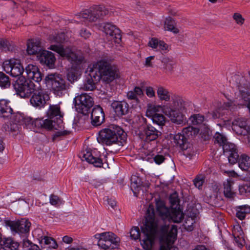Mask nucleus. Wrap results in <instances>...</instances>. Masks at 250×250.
I'll return each mask as SVG.
<instances>
[{"instance_id":"obj_40","label":"nucleus","mask_w":250,"mask_h":250,"mask_svg":"<svg viewBox=\"0 0 250 250\" xmlns=\"http://www.w3.org/2000/svg\"><path fill=\"white\" fill-rule=\"evenodd\" d=\"M232 183L227 180L224 183V194L226 197L228 198H233L235 195V192L232 187Z\"/></svg>"},{"instance_id":"obj_53","label":"nucleus","mask_w":250,"mask_h":250,"mask_svg":"<svg viewBox=\"0 0 250 250\" xmlns=\"http://www.w3.org/2000/svg\"><path fill=\"white\" fill-rule=\"evenodd\" d=\"M232 129L236 134L241 135H248L250 134V130L246 128H242L237 125H232Z\"/></svg>"},{"instance_id":"obj_18","label":"nucleus","mask_w":250,"mask_h":250,"mask_svg":"<svg viewBox=\"0 0 250 250\" xmlns=\"http://www.w3.org/2000/svg\"><path fill=\"white\" fill-rule=\"evenodd\" d=\"M110 106L118 117H122L128 113L129 105L124 101H113L111 103Z\"/></svg>"},{"instance_id":"obj_42","label":"nucleus","mask_w":250,"mask_h":250,"mask_svg":"<svg viewBox=\"0 0 250 250\" xmlns=\"http://www.w3.org/2000/svg\"><path fill=\"white\" fill-rule=\"evenodd\" d=\"M14 48L13 42L6 39L0 40V48L5 51H12Z\"/></svg>"},{"instance_id":"obj_14","label":"nucleus","mask_w":250,"mask_h":250,"mask_svg":"<svg viewBox=\"0 0 250 250\" xmlns=\"http://www.w3.org/2000/svg\"><path fill=\"white\" fill-rule=\"evenodd\" d=\"M101 29L108 36V40L119 43L121 41V32L115 25L109 22L103 23L100 25Z\"/></svg>"},{"instance_id":"obj_7","label":"nucleus","mask_w":250,"mask_h":250,"mask_svg":"<svg viewBox=\"0 0 250 250\" xmlns=\"http://www.w3.org/2000/svg\"><path fill=\"white\" fill-rule=\"evenodd\" d=\"M108 13V10L103 5H94L89 9H86L77 15L78 18L83 19V21H95L103 18Z\"/></svg>"},{"instance_id":"obj_3","label":"nucleus","mask_w":250,"mask_h":250,"mask_svg":"<svg viewBox=\"0 0 250 250\" xmlns=\"http://www.w3.org/2000/svg\"><path fill=\"white\" fill-rule=\"evenodd\" d=\"M48 39L51 43L58 44H52L49 47L51 50L58 53L62 57L66 58L73 64L79 65L85 62L83 53L79 51H75L69 47H64L61 45L65 40V34L63 32L54 35H50Z\"/></svg>"},{"instance_id":"obj_44","label":"nucleus","mask_w":250,"mask_h":250,"mask_svg":"<svg viewBox=\"0 0 250 250\" xmlns=\"http://www.w3.org/2000/svg\"><path fill=\"white\" fill-rule=\"evenodd\" d=\"M214 144H217L219 146H223L225 143L227 142L226 137L222 133L216 132L213 136Z\"/></svg>"},{"instance_id":"obj_38","label":"nucleus","mask_w":250,"mask_h":250,"mask_svg":"<svg viewBox=\"0 0 250 250\" xmlns=\"http://www.w3.org/2000/svg\"><path fill=\"white\" fill-rule=\"evenodd\" d=\"M236 211V217L242 220L245 219L247 214L250 213V206L247 205L239 206L237 208Z\"/></svg>"},{"instance_id":"obj_25","label":"nucleus","mask_w":250,"mask_h":250,"mask_svg":"<svg viewBox=\"0 0 250 250\" xmlns=\"http://www.w3.org/2000/svg\"><path fill=\"white\" fill-rule=\"evenodd\" d=\"M13 112L10 101L5 99H0V117L8 119Z\"/></svg>"},{"instance_id":"obj_54","label":"nucleus","mask_w":250,"mask_h":250,"mask_svg":"<svg viewBox=\"0 0 250 250\" xmlns=\"http://www.w3.org/2000/svg\"><path fill=\"white\" fill-rule=\"evenodd\" d=\"M67 78L71 83H74L78 79V73L75 69L71 68L70 69L67 74Z\"/></svg>"},{"instance_id":"obj_21","label":"nucleus","mask_w":250,"mask_h":250,"mask_svg":"<svg viewBox=\"0 0 250 250\" xmlns=\"http://www.w3.org/2000/svg\"><path fill=\"white\" fill-rule=\"evenodd\" d=\"M162 109L161 106H153L147 110V114L150 112V116L153 122L159 125H163L165 124L166 118L165 116L161 114L157 113V112Z\"/></svg>"},{"instance_id":"obj_28","label":"nucleus","mask_w":250,"mask_h":250,"mask_svg":"<svg viewBox=\"0 0 250 250\" xmlns=\"http://www.w3.org/2000/svg\"><path fill=\"white\" fill-rule=\"evenodd\" d=\"M47 117L53 120L57 121L59 119L62 120L63 114L60 110V107L59 105H50L47 112Z\"/></svg>"},{"instance_id":"obj_30","label":"nucleus","mask_w":250,"mask_h":250,"mask_svg":"<svg viewBox=\"0 0 250 250\" xmlns=\"http://www.w3.org/2000/svg\"><path fill=\"white\" fill-rule=\"evenodd\" d=\"M163 68L166 73H172L176 64L175 61L172 58L164 57L161 59Z\"/></svg>"},{"instance_id":"obj_45","label":"nucleus","mask_w":250,"mask_h":250,"mask_svg":"<svg viewBox=\"0 0 250 250\" xmlns=\"http://www.w3.org/2000/svg\"><path fill=\"white\" fill-rule=\"evenodd\" d=\"M169 200L171 209L180 208L179 205L180 199L176 192H174L170 195Z\"/></svg>"},{"instance_id":"obj_20","label":"nucleus","mask_w":250,"mask_h":250,"mask_svg":"<svg viewBox=\"0 0 250 250\" xmlns=\"http://www.w3.org/2000/svg\"><path fill=\"white\" fill-rule=\"evenodd\" d=\"M37 57L41 64L46 65L49 68L54 66L56 58L51 52L42 50Z\"/></svg>"},{"instance_id":"obj_37","label":"nucleus","mask_w":250,"mask_h":250,"mask_svg":"<svg viewBox=\"0 0 250 250\" xmlns=\"http://www.w3.org/2000/svg\"><path fill=\"white\" fill-rule=\"evenodd\" d=\"M44 248L49 249H56L58 245L56 240L52 237L46 236L43 240L40 243Z\"/></svg>"},{"instance_id":"obj_32","label":"nucleus","mask_w":250,"mask_h":250,"mask_svg":"<svg viewBox=\"0 0 250 250\" xmlns=\"http://www.w3.org/2000/svg\"><path fill=\"white\" fill-rule=\"evenodd\" d=\"M130 181L131 190L133 192L134 195L137 197L140 190L142 189L141 179L139 177L133 175L131 176Z\"/></svg>"},{"instance_id":"obj_8","label":"nucleus","mask_w":250,"mask_h":250,"mask_svg":"<svg viewBox=\"0 0 250 250\" xmlns=\"http://www.w3.org/2000/svg\"><path fill=\"white\" fill-rule=\"evenodd\" d=\"M13 86L17 94L21 98L29 97L37 89L36 85L32 81L27 80L23 77H19L13 83Z\"/></svg>"},{"instance_id":"obj_16","label":"nucleus","mask_w":250,"mask_h":250,"mask_svg":"<svg viewBox=\"0 0 250 250\" xmlns=\"http://www.w3.org/2000/svg\"><path fill=\"white\" fill-rule=\"evenodd\" d=\"M222 147L224 154L228 156L229 163L231 164L237 163L239 155L236 146L227 141Z\"/></svg>"},{"instance_id":"obj_48","label":"nucleus","mask_w":250,"mask_h":250,"mask_svg":"<svg viewBox=\"0 0 250 250\" xmlns=\"http://www.w3.org/2000/svg\"><path fill=\"white\" fill-rule=\"evenodd\" d=\"M6 126L7 128L5 129L7 131L13 133L15 134H17L21 128V125H20V124L14 123L11 120H10L9 124L6 125Z\"/></svg>"},{"instance_id":"obj_17","label":"nucleus","mask_w":250,"mask_h":250,"mask_svg":"<svg viewBox=\"0 0 250 250\" xmlns=\"http://www.w3.org/2000/svg\"><path fill=\"white\" fill-rule=\"evenodd\" d=\"M177 234V227L175 225H172L166 237V245H162L160 250H179L177 247L171 246L176 240Z\"/></svg>"},{"instance_id":"obj_55","label":"nucleus","mask_w":250,"mask_h":250,"mask_svg":"<svg viewBox=\"0 0 250 250\" xmlns=\"http://www.w3.org/2000/svg\"><path fill=\"white\" fill-rule=\"evenodd\" d=\"M130 237L133 240H137L140 238V232L138 227H133L130 230Z\"/></svg>"},{"instance_id":"obj_60","label":"nucleus","mask_w":250,"mask_h":250,"mask_svg":"<svg viewBox=\"0 0 250 250\" xmlns=\"http://www.w3.org/2000/svg\"><path fill=\"white\" fill-rule=\"evenodd\" d=\"M50 203L53 206H56L62 203V200L57 195L51 194L50 196Z\"/></svg>"},{"instance_id":"obj_6","label":"nucleus","mask_w":250,"mask_h":250,"mask_svg":"<svg viewBox=\"0 0 250 250\" xmlns=\"http://www.w3.org/2000/svg\"><path fill=\"white\" fill-rule=\"evenodd\" d=\"M45 82L51 86L53 93L60 97L66 94L70 87L69 83L62 75L57 73L48 74L45 77Z\"/></svg>"},{"instance_id":"obj_26","label":"nucleus","mask_w":250,"mask_h":250,"mask_svg":"<svg viewBox=\"0 0 250 250\" xmlns=\"http://www.w3.org/2000/svg\"><path fill=\"white\" fill-rule=\"evenodd\" d=\"M0 233V246L1 250H17L19 246V243L11 238H2Z\"/></svg>"},{"instance_id":"obj_27","label":"nucleus","mask_w":250,"mask_h":250,"mask_svg":"<svg viewBox=\"0 0 250 250\" xmlns=\"http://www.w3.org/2000/svg\"><path fill=\"white\" fill-rule=\"evenodd\" d=\"M27 45V52L29 55L38 54L39 55L42 50L41 42L37 40H29Z\"/></svg>"},{"instance_id":"obj_31","label":"nucleus","mask_w":250,"mask_h":250,"mask_svg":"<svg viewBox=\"0 0 250 250\" xmlns=\"http://www.w3.org/2000/svg\"><path fill=\"white\" fill-rule=\"evenodd\" d=\"M120 238H116L113 241L98 240V245L99 247L105 250H113L117 248L119 246Z\"/></svg>"},{"instance_id":"obj_1","label":"nucleus","mask_w":250,"mask_h":250,"mask_svg":"<svg viewBox=\"0 0 250 250\" xmlns=\"http://www.w3.org/2000/svg\"><path fill=\"white\" fill-rule=\"evenodd\" d=\"M156 212L153 208L149 206L147 210L146 223L141 227L145 238L143 241L145 244L151 243V239L157 232L158 227L161 226V222L166 220L178 223L184 218V213L180 208L171 209L166 207L165 202L161 200L156 201Z\"/></svg>"},{"instance_id":"obj_23","label":"nucleus","mask_w":250,"mask_h":250,"mask_svg":"<svg viewBox=\"0 0 250 250\" xmlns=\"http://www.w3.org/2000/svg\"><path fill=\"white\" fill-rule=\"evenodd\" d=\"M25 72L28 79L39 83L42 80V74L38 66L33 64H29L25 67Z\"/></svg>"},{"instance_id":"obj_59","label":"nucleus","mask_w":250,"mask_h":250,"mask_svg":"<svg viewBox=\"0 0 250 250\" xmlns=\"http://www.w3.org/2000/svg\"><path fill=\"white\" fill-rule=\"evenodd\" d=\"M34 235H35L38 239L40 243L43 240L44 237L46 236L42 230L40 229H36L34 232Z\"/></svg>"},{"instance_id":"obj_35","label":"nucleus","mask_w":250,"mask_h":250,"mask_svg":"<svg viewBox=\"0 0 250 250\" xmlns=\"http://www.w3.org/2000/svg\"><path fill=\"white\" fill-rule=\"evenodd\" d=\"M157 94L161 101L169 102L171 98L170 92L163 86H159L157 90Z\"/></svg>"},{"instance_id":"obj_46","label":"nucleus","mask_w":250,"mask_h":250,"mask_svg":"<svg viewBox=\"0 0 250 250\" xmlns=\"http://www.w3.org/2000/svg\"><path fill=\"white\" fill-rule=\"evenodd\" d=\"M25 115L23 113L19 112L16 113L13 112L10 117L12 122L20 124L21 126L25 118Z\"/></svg>"},{"instance_id":"obj_52","label":"nucleus","mask_w":250,"mask_h":250,"mask_svg":"<svg viewBox=\"0 0 250 250\" xmlns=\"http://www.w3.org/2000/svg\"><path fill=\"white\" fill-rule=\"evenodd\" d=\"M35 119L33 120L30 117L25 115V118L23 121V124L21 125H23L28 128L33 129L36 127L35 126Z\"/></svg>"},{"instance_id":"obj_61","label":"nucleus","mask_w":250,"mask_h":250,"mask_svg":"<svg viewBox=\"0 0 250 250\" xmlns=\"http://www.w3.org/2000/svg\"><path fill=\"white\" fill-rule=\"evenodd\" d=\"M232 235L233 237L243 236L244 233L241 227L238 225L235 226L232 230Z\"/></svg>"},{"instance_id":"obj_51","label":"nucleus","mask_w":250,"mask_h":250,"mask_svg":"<svg viewBox=\"0 0 250 250\" xmlns=\"http://www.w3.org/2000/svg\"><path fill=\"white\" fill-rule=\"evenodd\" d=\"M195 223V220L194 217H188L186 218L184 224L185 229L188 231H192L194 229Z\"/></svg>"},{"instance_id":"obj_64","label":"nucleus","mask_w":250,"mask_h":250,"mask_svg":"<svg viewBox=\"0 0 250 250\" xmlns=\"http://www.w3.org/2000/svg\"><path fill=\"white\" fill-rule=\"evenodd\" d=\"M153 161L157 165H160L165 160V157L163 155L157 154L153 157Z\"/></svg>"},{"instance_id":"obj_39","label":"nucleus","mask_w":250,"mask_h":250,"mask_svg":"<svg viewBox=\"0 0 250 250\" xmlns=\"http://www.w3.org/2000/svg\"><path fill=\"white\" fill-rule=\"evenodd\" d=\"M95 238L98 240L113 241L116 240V238H119L115 234L111 232H104L101 233H98L95 235Z\"/></svg>"},{"instance_id":"obj_29","label":"nucleus","mask_w":250,"mask_h":250,"mask_svg":"<svg viewBox=\"0 0 250 250\" xmlns=\"http://www.w3.org/2000/svg\"><path fill=\"white\" fill-rule=\"evenodd\" d=\"M148 46L152 49L160 50L166 53L168 50V45L164 41L158 40L155 38H152L148 43Z\"/></svg>"},{"instance_id":"obj_22","label":"nucleus","mask_w":250,"mask_h":250,"mask_svg":"<svg viewBox=\"0 0 250 250\" xmlns=\"http://www.w3.org/2000/svg\"><path fill=\"white\" fill-rule=\"evenodd\" d=\"M95 152H92L90 149H86L82 153L83 158L89 164H93L95 167H101L103 166L102 160L99 157L94 155Z\"/></svg>"},{"instance_id":"obj_62","label":"nucleus","mask_w":250,"mask_h":250,"mask_svg":"<svg viewBox=\"0 0 250 250\" xmlns=\"http://www.w3.org/2000/svg\"><path fill=\"white\" fill-rule=\"evenodd\" d=\"M233 18L236 23L239 25H242L245 21V19L242 17V16L240 14L237 13L234 14Z\"/></svg>"},{"instance_id":"obj_19","label":"nucleus","mask_w":250,"mask_h":250,"mask_svg":"<svg viewBox=\"0 0 250 250\" xmlns=\"http://www.w3.org/2000/svg\"><path fill=\"white\" fill-rule=\"evenodd\" d=\"M91 124L95 126L100 125L104 121V113L99 105L95 106L91 113Z\"/></svg>"},{"instance_id":"obj_33","label":"nucleus","mask_w":250,"mask_h":250,"mask_svg":"<svg viewBox=\"0 0 250 250\" xmlns=\"http://www.w3.org/2000/svg\"><path fill=\"white\" fill-rule=\"evenodd\" d=\"M143 95V92L142 89L138 86H136L133 90L129 91L126 93V97L128 100H133L136 103H138L139 100L138 97H141Z\"/></svg>"},{"instance_id":"obj_34","label":"nucleus","mask_w":250,"mask_h":250,"mask_svg":"<svg viewBox=\"0 0 250 250\" xmlns=\"http://www.w3.org/2000/svg\"><path fill=\"white\" fill-rule=\"evenodd\" d=\"M187 138L182 133H178L173 137L174 142L182 149H186Z\"/></svg>"},{"instance_id":"obj_11","label":"nucleus","mask_w":250,"mask_h":250,"mask_svg":"<svg viewBox=\"0 0 250 250\" xmlns=\"http://www.w3.org/2000/svg\"><path fill=\"white\" fill-rule=\"evenodd\" d=\"M161 134V132L152 125L145 124L143 125L139 136L140 138L145 142H149L156 140Z\"/></svg>"},{"instance_id":"obj_63","label":"nucleus","mask_w":250,"mask_h":250,"mask_svg":"<svg viewBox=\"0 0 250 250\" xmlns=\"http://www.w3.org/2000/svg\"><path fill=\"white\" fill-rule=\"evenodd\" d=\"M234 243L238 247L241 248L245 244V239L243 236L233 237Z\"/></svg>"},{"instance_id":"obj_12","label":"nucleus","mask_w":250,"mask_h":250,"mask_svg":"<svg viewBox=\"0 0 250 250\" xmlns=\"http://www.w3.org/2000/svg\"><path fill=\"white\" fill-rule=\"evenodd\" d=\"M49 95L42 89H36L30 99V104L37 109L44 107L49 100Z\"/></svg>"},{"instance_id":"obj_13","label":"nucleus","mask_w":250,"mask_h":250,"mask_svg":"<svg viewBox=\"0 0 250 250\" xmlns=\"http://www.w3.org/2000/svg\"><path fill=\"white\" fill-rule=\"evenodd\" d=\"M4 70L13 77L20 76L24 69L18 60L5 61L3 63Z\"/></svg>"},{"instance_id":"obj_10","label":"nucleus","mask_w":250,"mask_h":250,"mask_svg":"<svg viewBox=\"0 0 250 250\" xmlns=\"http://www.w3.org/2000/svg\"><path fill=\"white\" fill-rule=\"evenodd\" d=\"M74 102L76 110L84 115L89 113L94 104L92 98L86 93H82L76 96L74 99Z\"/></svg>"},{"instance_id":"obj_57","label":"nucleus","mask_w":250,"mask_h":250,"mask_svg":"<svg viewBox=\"0 0 250 250\" xmlns=\"http://www.w3.org/2000/svg\"><path fill=\"white\" fill-rule=\"evenodd\" d=\"M240 194L248 196L250 194V186L247 184L240 186L239 188Z\"/></svg>"},{"instance_id":"obj_5","label":"nucleus","mask_w":250,"mask_h":250,"mask_svg":"<svg viewBox=\"0 0 250 250\" xmlns=\"http://www.w3.org/2000/svg\"><path fill=\"white\" fill-rule=\"evenodd\" d=\"M186 105L181 97L174 95L172 97V103L164 105V110L172 123L181 125L186 120L182 112L186 109Z\"/></svg>"},{"instance_id":"obj_15","label":"nucleus","mask_w":250,"mask_h":250,"mask_svg":"<svg viewBox=\"0 0 250 250\" xmlns=\"http://www.w3.org/2000/svg\"><path fill=\"white\" fill-rule=\"evenodd\" d=\"M35 125L36 128H45L47 130H58L63 127V121L59 119L57 121L48 118V119H36Z\"/></svg>"},{"instance_id":"obj_50","label":"nucleus","mask_w":250,"mask_h":250,"mask_svg":"<svg viewBox=\"0 0 250 250\" xmlns=\"http://www.w3.org/2000/svg\"><path fill=\"white\" fill-rule=\"evenodd\" d=\"M22 246L26 250H41L39 246L33 244L31 241L27 238H23L22 240Z\"/></svg>"},{"instance_id":"obj_9","label":"nucleus","mask_w":250,"mask_h":250,"mask_svg":"<svg viewBox=\"0 0 250 250\" xmlns=\"http://www.w3.org/2000/svg\"><path fill=\"white\" fill-rule=\"evenodd\" d=\"M5 224L10 227L12 232L19 234L24 238H27L29 235L31 223L26 219H21L15 221L5 220Z\"/></svg>"},{"instance_id":"obj_47","label":"nucleus","mask_w":250,"mask_h":250,"mask_svg":"<svg viewBox=\"0 0 250 250\" xmlns=\"http://www.w3.org/2000/svg\"><path fill=\"white\" fill-rule=\"evenodd\" d=\"M11 83L9 78L4 73L0 72V87L2 88H7L10 87Z\"/></svg>"},{"instance_id":"obj_2","label":"nucleus","mask_w":250,"mask_h":250,"mask_svg":"<svg viewBox=\"0 0 250 250\" xmlns=\"http://www.w3.org/2000/svg\"><path fill=\"white\" fill-rule=\"evenodd\" d=\"M118 73L117 66L111 61L105 59L99 61L90 68L89 76L83 84V89L90 91L94 90L96 84L101 79L109 83L118 77Z\"/></svg>"},{"instance_id":"obj_49","label":"nucleus","mask_w":250,"mask_h":250,"mask_svg":"<svg viewBox=\"0 0 250 250\" xmlns=\"http://www.w3.org/2000/svg\"><path fill=\"white\" fill-rule=\"evenodd\" d=\"M204 116L200 114H193L189 118V121L193 125L201 124L204 122Z\"/></svg>"},{"instance_id":"obj_24","label":"nucleus","mask_w":250,"mask_h":250,"mask_svg":"<svg viewBox=\"0 0 250 250\" xmlns=\"http://www.w3.org/2000/svg\"><path fill=\"white\" fill-rule=\"evenodd\" d=\"M236 80V85L238 87L242 97L245 98V95H248L249 89H250V83L243 76L236 75L234 77Z\"/></svg>"},{"instance_id":"obj_43","label":"nucleus","mask_w":250,"mask_h":250,"mask_svg":"<svg viewBox=\"0 0 250 250\" xmlns=\"http://www.w3.org/2000/svg\"><path fill=\"white\" fill-rule=\"evenodd\" d=\"M165 28L167 30L170 31L174 33H178L179 30L175 27V23L174 21L170 17L166 19L165 21Z\"/></svg>"},{"instance_id":"obj_36","label":"nucleus","mask_w":250,"mask_h":250,"mask_svg":"<svg viewBox=\"0 0 250 250\" xmlns=\"http://www.w3.org/2000/svg\"><path fill=\"white\" fill-rule=\"evenodd\" d=\"M239 167L244 171H248L250 168V157L245 154H242L238 159Z\"/></svg>"},{"instance_id":"obj_58","label":"nucleus","mask_w":250,"mask_h":250,"mask_svg":"<svg viewBox=\"0 0 250 250\" xmlns=\"http://www.w3.org/2000/svg\"><path fill=\"white\" fill-rule=\"evenodd\" d=\"M233 125H237V126H240L242 128H246L250 129V128L247 125L246 121L245 119L241 118L235 120L232 122Z\"/></svg>"},{"instance_id":"obj_4","label":"nucleus","mask_w":250,"mask_h":250,"mask_svg":"<svg viewBox=\"0 0 250 250\" xmlns=\"http://www.w3.org/2000/svg\"><path fill=\"white\" fill-rule=\"evenodd\" d=\"M126 140V134L120 126L111 125L99 132L98 142L103 145L111 146L115 144L123 146Z\"/></svg>"},{"instance_id":"obj_41","label":"nucleus","mask_w":250,"mask_h":250,"mask_svg":"<svg viewBox=\"0 0 250 250\" xmlns=\"http://www.w3.org/2000/svg\"><path fill=\"white\" fill-rule=\"evenodd\" d=\"M199 129L196 127L189 126L183 128L182 133L186 137V138H189L190 137L195 136L198 133Z\"/></svg>"},{"instance_id":"obj_56","label":"nucleus","mask_w":250,"mask_h":250,"mask_svg":"<svg viewBox=\"0 0 250 250\" xmlns=\"http://www.w3.org/2000/svg\"><path fill=\"white\" fill-rule=\"evenodd\" d=\"M205 181V176L203 175H197L193 180L195 186L198 188H201Z\"/></svg>"}]
</instances>
